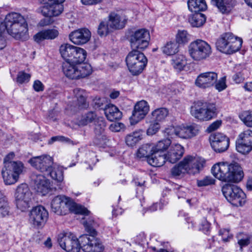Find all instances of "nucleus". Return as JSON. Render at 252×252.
<instances>
[{"mask_svg":"<svg viewBox=\"0 0 252 252\" xmlns=\"http://www.w3.org/2000/svg\"><path fill=\"white\" fill-rule=\"evenodd\" d=\"M141 134L138 132H133L126 135L125 138L127 145L132 147L141 140Z\"/></svg>","mask_w":252,"mask_h":252,"instance_id":"obj_46","label":"nucleus"},{"mask_svg":"<svg viewBox=\"0 0 252 252\" xmlns=\"http://www.w3.org/2000/svg\"><path fill=\"white\" fill-rule=\"evenodd\" d=\"M189 52L193 60L200 61L210 56L212 49L211 46L205 41L197 39L190 43Z\"/></svg>","mask_w":252,"mask_h":252,"instance_id":"obj_8","label":"nucleus"},{"mask_svg":"<svg viewBox=\"0 0 252 252\" xmlns=\"http://www.w3.org/2000/svg\"><path fill=\"white\" fill-rule=\"evenodd\" d=\"M59 32L55 29H45L37 32L33 36L35 41L40 43L44 40H52L59 35Z\"/></svg>","mask_w":252,"mask_h":252,"instance_id":"obj_27","label":"nucleus"},{"mask_svg":"<svg viewBox=\"0 0 252 252\" xmlns=\"http://www.w3.org/2000/svg\"><path fill=\"white\" fill-rule=\"evenodd\" d=\"M215 85L216 89L219 92L224 90L226 88L225 76L220 78L218 82L216 81Z\"/></svg>","mask_w":252,"mask_h":252,"instance_id":"obj_56","label":"nucleus"},{"mask_svg":"<svg viewBox=\"0 0 252 252\" xmlns=\"http://www.w3.org/2000/svg\"><path fill=\"white\" fill-rule=\"evenodd\" d=\"M211 3L223 14L230 13L235 6L234 2L231 0H211Z\"/></svg>","mask_w":252,"mask_h":252,"instance_id":"obj_28","label":"nucleus"},{"mask_svg":"<svg viewBox=\"0 0 252 252\" xmlns=\"http://www.w3.org/2000/svg\"><path fill=\"white\" fill-rule=\"evenodd\" d=\"M33 89L36 92H40L44 90V85L39 80H35L33 85Z\"/></svg>","mask_w":252,"mask_h":252,"instance_id":"obj_60","label":"nucleus"},{"mask_svg":"<svg viewBox=\"0 0 252 252\" xmlns=\"http://www.w3.org/2000/svg\"><path fill=\"white\" fill-rule=\"evenodd\" d=\"M125 128V126L121 123H114L112 124L109 128L113 132H119L121 129Z\"/></svg>","mask_w":252,"mask_h":252,"instance_id":"obj_58","label":"nucleus"},{"mask_svg":"<svg viewBox=\"0 0 252 252\" xmlns=\"http://www.w3.org/2000/svg\"><path fill=\"white\" fill-rule=\"evenodd\" d=\"M104 113L107 119L112 122L119 120L122 117V113L116 106L112 104L106 105Z\"/></svg>","mask_w":252,"mask_h":252,"instance_id":"obj_31","label":"nucleus"},{"mask_svg":"<svg viewBox=\"0 0 252 252\" xmlns=\"http://www.w3.org/2000/svg\"><path fill=\"white\" fill-rule=\"evenodd\" d=\"M112 28L110 27L108 21H101L97 28V33L100 36H106L111 31Z\"/></svg>","mask_w":252,"mask_h":252,"instance_id":"obj_48","label":"nucleus"},{"mask_svg":"<svg viewBox=\"0 0 252 252\" xmlns=\"http://www.w3.org/2000/svg\"><path fill=\"white\" fill-rule=\"evenodd\" d=\"M238 152L246 155L252 151V130L248 129L240 133L236 141Z\"/></svg>","mask_w":252,"mask_h":252,"instance_id":"obj_12","label":"nucleus"},{"mask_svg":"<svg viewBox=\"0 0 252 252\" xmlns=\"http://www.w3.org/2000/svg\"><path fill=\"white\" fill-rule=\"evenodd\" d=\"M150 40L149 32L145 29L133 32L129 36V41L132 50L143 51L148 47Z\"/></svg>","mask_w":252,"mask_h":252,"instance_id":"obj_10","label":"nucleus"},{"mask_svg":"<svg viewBox=\"0 0 252 252\" xmlns=\"http://www.w3.org/2000/svg\"><path fill=\"white\" fill-rule=\"evenodd\" d=\"M233 81L236 83H240L243 81V79L240 73L235 74L233 76Z\"/></svg>","mask_w":252,"mask_h":252,"instance_id":"obj_64","label":"nucleus"},{"mask_svg":"<svg viewBox=\"0 0 252 252\" xmlns=\"http://www.w3.org/2000/svg\"><path fill=\"white\" fill-rule=\"evenodd\" d=\"M34 188L37 192L40 193L42 195H45L49 191L50 183L44 176L39 174L33 178Z\"/></svg>","mask_w":252,"mask_h":252,"instance_id":"obj_26","label":"nucleus"},{"mask_svg":"<svg viewBox=\"0 0 252 252\" xmlns=\"http://www.w3.org/2000/svg\"><path fill=\"white\" fill-rule=\"evenodd\" d=\"M168 114V110L165 108L155 109L152 113V119L155 122H161L164 120Z\"/></svg>","mask_w":252,"mask_h":252,"instance_id":"obj_41","label":"nucleus"},{"mask_svg":"<svg viewBox=\"0 0 252 252\" xmlns=\"http://www.w3.org/2000/svg\"><path fill=\"white\" fill-rule=\"evenodd\" d=\"M45 4L41 10L42 14L46 17L58 16L63 10L62 3L64 0H40Z\"/></svg>","mask_w":252,"mask_h":252,"instance_id":"obj_14","label":"nucleus"},{"mask_svg":"<svg viewBox=\"0 0 252 252\" xmlns=\"http://www.w3.org/2000/svg\"><path fill=\"white\" fill-rule=\"evenodd\" d=\"M251 243V238L250 237H246V238L239 239L238 240V244L240 247V251H243V248L249 245Z\"/></svg>","mask_w":252,"mask_h":252,"instance_id":"obj_57","label":"nucleus"},{"mask_svg":"<svg viewBox=\"0 0 252 252\" xmlns=\"http://www.w3.org/2000/svg\"><path fill=\"white\" fill-rule=\"evenodd\" d=\"M102 0H81L82 3L86 5H96L101 2Z\"/></svg>","mask_w":252,"mask_h":252,"instance_id":"obj_63","label":"nucleus"},{"mask_svg":"<svg viewBox=\"0 0 252 252\" xmlns=\"http://www.w3.org/2000/svg\"><path fill=\"white\" fill-rule=\"evenodd\" d=\"M62 71L64 75L71 79H77V64L65 61L62 64Z\"/></svg>","mask_w":252,"mask_h":252,"instance_id":"obj_33","label":"nucleus"},{"mask_svg":"<svg viewBox=\"0 0 252 252\" xmlns=\"http://www.w3.org/2000/svg\"><path fill=\"white\" fill-rule=\"evenodd\" d=\"M179 45L175 41H169L162 47V52L167 55H173L178 52Z\"/></svg>","mask_w":252,"mask_h":252,"instance_id":"obj_43","label":"nucleus"},{"mask_svg":"<svg viewBox=\"0 0 252 252\" xmlns=\"http://www.w3.org/2000/svg\"><path fill=\"white\" fill-rule=\"evenodd\" d=\"M126 65L133 75L140 74L146 66L148 60L140 51L131 50L126 58Z\"/></svg>","mask_w":252,"mask_h":252,"instance_id":"obj_7","label":"nucleus"},{"mask_svg":"<svg viewBox=\"0 0 252 252\" xmlns=\"http://www.w3.org/2000/svg\"><path fill=\"white\" fill-rule=\"evenodd\" d=\"M187 64L186 57L183 55H176L173 56L171 60V64L173 67L179 71L183 70Z\"/></svg>","mask_w":252,"mask_h":252,"instance_id":"obj_38","label":"nucleus"},{"mask_svg":"<svg viewBox=\"0 0 252 252\" xmlns=\"http://www.w3.org/2000/svg\"><path fill=\"white\" fill-rule=\"evenodd\" d=\"M211 172L217 179L227 183H239L244 175L242 167L236 162L217 163L213 166Z\"/></svg>","mask_w":252,"mask_h":252,"instance_id":"obj_1","label":"nucleus"},{"mask_svg":"<svg viewBox=\"0 0 252 252\" xmlns=\"http://www.w3.org/2000/svg\"><path fill=\"white\" fill-rule=\"evenodd\" d=\"M188 5L189 9L194 13H200L207 8L205 0H189Z\"/></svg>","mask_w":252,"mask_h":252,"instance_id":"obj_34","label":"nucleus"},{"mask_svg":"<svg viewBox=\"0 0 252 252\" xmlns=\"http://www.w3.org/2000/svg\"><path fill=\"white\" fill-rule=\"evenodd\" d=\"M94 125L95 134L94 143L96 145H100L106 139V136L104 134L106 127L105 121L103 118L98 117Z\"/></svg>","mask_w":252,"mask_h":252,"instance_id":"obj_23","label":"nucleus"},{"mask_svg":"<svg viewBox=\"0 0 252 252\" xmlns=\"http://www.w3.org/2000/svg\"><path fill=\"white\" fill-rule=\"evenodd\" d=\"M211 145L217 153L225 152L229 146V138L222 133L215 132L210 136Z\"/></svg>","mask_w":252,"mask_h":252,"instance_id":"obj_17","label":"nucleus"},{"mask_svg":"<svg viewBox=\"0 0 252 252\" xmlns=\"http://www.w3.org/2000/svg\"><path fill=\"white\" fill-rule=\"evenodd\" d=\"M239 117L246 126L252 127V110L244 111Z\"/></svg>","mask_w":252,"mask_h":252,"instance_id":"obj_49","label":"nucleus"},{"mask_svg":"<svg viewBox=\"0 0 252 252\" xmlns=\"http://www.w3.org/2000/svg\"><path fill=\"white\" fill-rule=\"evenodd\" d=\"M166 160L165 154H161L156 151H153L151 157L147 159L148 163L155 167L162 166L165 163Z\"/></svg>","mask_w":252,"mask_h":252,"instance_id":"obj_32","label":"nucleus"},{"mask_svg":"<svg viewBox=\"0 0 252 252\" xmlns=\"http://www.w3.org/2000/svg\"><path fill=\"white\" fill-rule=\"evenodd\" d=\"M29 162L35 169L46 175L52 167L53 159L51 157L45 155L32 157L29 159Z\"/></svg>","mask_w":252,"mask_h":252,"instance_id":"obj_16","label":"nucleus"},{"mask_svg":"<svg viewBox=\"0 0 252 252\" xmlns=\"http://www.w3.org/2000/svg\"><path fill=\"white\" fill-rule=\"evenodd\" d=\"M215 180L210 176H206L200 180H197V184L198 187H204L214 184Z\"/></svg>","mask_w":252,"mask_h":252,"instance_id":"obj_54","label":"nucleus"},{"mask_svg":"<svg viewBox=\"0 0 252 252\" xmlns=\"http://www.w3.org/2000/svg\"><path fill=\"white\" fill-rule=\"evenodd\" d=\"M154 145L152 144H145L142 145L137 152V156L138 158H147V160L150 157L154 151Z\"/></svg>","mask_w":252,"mask_h":252,"instance_id":"obj_35","label":"nucleus"},{"mask_svg":"<svg viewBox=\"0 0 252 252\" xmlns=\"http://www.w3.org/2000/svg\"><path fill=\"white\" fill-rule=\"evenodd\" d=\"M185 166L189 174L199 173L205 163V160L201 157L197 156H188L183 159Z\"/></svg>","mask_w":252,"mask_h":252,"instance_id":"obj_19","label":"nucleus"},{"mask_svg":"<svg viewBox=\"0 0 252 252\" xmlns=\"http://www.w3.org/2000/svg\"><path fill=\"white\" fill-rule=\"evenodd\" d=\"M23 167H16L15 168H3L1 174L3 181L6 185L15 184L18 180L19 175L22 172Z\"/></svg>","mask_w":252,"mask_h":252,"instance_id":"obj_22","label":"nucleus"},{"mask_svg":"<svg viewBox=\"0 0 252 252\" xmlns=\"http://www.w3.org/2000/svg\"><path fill=\"white\" fill-rule=\"evenodd\" d=\"M185 173H188V170L183 160L175 165L171 170V175L174 177L179 176Z\"/></svg>","mask_w":252,"mask_h":252,"instance_id":"obj_47","label":"nucleus"},{"mask_svg":"<svg viewBox=\"0 0 252 252\" xmlns=\"http://www.w3.org/2000/svg\"><path fill=\"white\" fill-rule=\"evenodd\" d=\"M206 16L201 13H195L189 18V21L193 27L199 28L202 26L206 22Z\"/></svg>","mask_w":252,"mask_h":252,"instance_id":"obj_36","label":"nucleus"},{"mask_svg":"<svg viewBox=\"0 0 252 252\" xmlns=\"http://www.w3.org/2000/svg\"><path fill=\"white\" fill-rule=\"evenodd\" d=\"M91 33L87 28L75 30L70 33L69 38L74 44L81 45L87 43L90 39Z\"/></svg>","mask_w":252,"mask_h":252,"instance_id":"obj_21","label":"nucleus"},{"mask_svg":"<svg viewBox=\"0 0 252 252\" xmlns=\"http://www.w3.org/2000/svg\"><path fill=\"white\" fill-rule=\"evenodd\" d=\"M10 207L7 198L0 202V216L4 217L10 214Z\"/></svg>","mask_w":252,"mask_h":252,"instance_id":"obj_50","label":"nucleus"},{"mask_svg":"<svg viewBox=\"0 0 252 252\" xmlns=\"http://www.w3.org/2000/svg\"><path fill=\"white\" fill-rule=\"evenodd\" d=\"M73 94L76 99V105L79 109H86L89 107V102L87 101V94L84 90L75 88L73 90Z\"/></svg>","mask_w":252,"mask_h":252,"instance_id":"obj_30","label":"nucleus"},{"mask_svg":"<svg viewBox=\"0 0 252 252\" xmlns=\"http://www.w3.org/2000/svg\"><path fill=\"white\" fill-rule=\"evenodd\" d=\"M31 195V192L27 184H22L19 186L15 194L17 208L22 211H24L28 208Z\"/></svg>","mask_w":252,"mask_h":252,"instance_id":"obj_15","label":"nucleus"},{"mask_svg":"<svg viewBox=\"0 0 252 252\" xmlns=\"http://www.w3.org/2000/svg\"><path fill=\"white\" fill-rule=\"evenodd\" d=\"M171 144V141L168 138L160 140L156 145H154V151L163 154V152L168 148Z\"/></svg>","mask_w":252,"mask_h":252,"instance_id":"obj_45","label":"nucleus"},{"mask_svg":"<svg viewBox=\"0 0 252 252\" xmlns=\"http://www.w3.org/2000/svg\"><path fill=\"white\" fill-rule=\"evenodd\" d=\"M57 141L69 142L70 141V139L63 136H56L51 137V138L49 140L48 143L49 144H51Z\"/></svg>","mask_w":252,"mask_h":252,"instance_id":"obj_59","label":"nucleus"},{"mask_svg":"<svg viewBox=\"0 0 252 252\" xmlns=\"http://www.w3.org/2000/svg\"><path fill=\"white\" fill-rule=\"evenodd\" d=\"M188 138H191L197 135L200 131L199 126L195 124L189 126H186Z\"/></svg>","mask_w":252,"mask_h":252,"instance_id":"obj_51","label":"nucleus"},{"mask_svg":"<svg viewBox=\"0 0 252 252\" xmlns=\"http://www.w3.org/2000/svg\"><path fill=\"white\" fill-rule=\"evenodd\" d=\"M188 33L186 31H179L176 36V42L178 44H185L188 42Z\"/></svg>","mask_w":252,"mask_h":252,"instance_id":"obj_52","label":"nucleus"},{"mask_svg":"<svg viewBox=\"0 0 252 252\" xmlns=\"http://www.w3.org/2000/svg\"><path fill=\"white\" fill-rule=\"evenodd\" d=\"M242 43V38L234 36L231 32H227L222 34L218 39L216 46L217 50L220 52L232 54L241 49Z\"/></svg>","mask_w":252,"mask_h":252,"instance_id":"obj_4","label":"nucleus"},{"mask_svg":"<svg viewBox=\"0 0 252 252\" xmlns=\"http://www.w3.org/2000/svg\"><path fill=\"white\" fill-rule=\"evenodd\" d=\"M60 52L65 61L72 64L82 63L87 57L85 50L68 43L62 44L60 46Z\"/></svg>","mask_w":252,"mask_h":252,"instance_id":"obj_6","label":"nucleus"},{"mask_svg":"<svg viewBox=\"0 0 252 252\" xmlns=\"http://www.w3.org/2000/svg\"><path fill=\"white\" fill-rule=\"evenodd\" d=\"M160 128V125L158 122L151 124L147 130L148 135H153L156 134Z\"/></svg>","mask_w":252,"mask_h":252,"instance_id":"obj_55","label":"nucleus"},{"mask_svg":"<svg viewBox=\"0 0 252 252\" xmlns=\"http://www.w3.org/2000/svg\"><path fill=\"white\" fill-rule=\"evenodd\" d=\"M70 204L69 198L63 195H57L51 202V210L58 215H65Z\"/></svg>","mask_w":252,"mask_h":252,"instance_id":"obj_18","label":"nucleus"},{"mask_svg":"<svg viewBox=\"0 0 252 252\" xmlns=\"http://www.w3.org/2000/svg\"><path fill=\"white\" fill-rule=\"evenodd\" d=\"M15 157V154L14 152H10L8 155L6 156V157L4 158V166L3 168H15L16 167H18L21 166V167H23V164L20 161L16 162L12 161V159H13Z\"/></svg>","mask_w":252,"mask_h":252,"instance_id":"obj_42","label":"nucleus"},{"mask_svg":"<svg viewBox=\"0 0 252 252\" xmlns=\"http://www.w3.org/2000/svg\"><path fill=\"white\" fill-rule=\"evenodd\" d=\"M190 114L200 121H207L217 116V109L214 103L197 101L191 106Z\"/></svg>","mask_w":252,"mask_h":252,"instance_id":"obj_5","label":"nucleus"},{"mask_svg":"<svg viewBox=\"0 0 252 252\" xmlns=\"http://www.w3.org/2000/svg\"><path fill=\"white\" fill-rule=\"evenodd\" d=\"M104 100L103 99H102L100 98L94 99V107L95 109H96V108L102 109L103 105H104Z\"/></svg>","mask_w":252,"mask_h":252,"instance_id":"obj_62","label":"nucleus"},{"mask_svg":"<svg viewBox=\"0 0 252 252\" xmlns=\"http://www.w3.org/2000/svg\"><path fill=\"white\" fill-rule=\"evenodd\" d=\"M92 72V69L88 64H77V79L84 78L89 76Z\"/></svg>","mask_w":252,"mask_h":252,"instance_id":"obj_40","label":"nucleus"},{"mask_svg":"<svg viewBox=\"0 0 252 252\" xmlns=\"http://www.w3.org/2000/svg\"><path fill=\"white\" fill-rule=\"evenodd\" d=\"M98 118L94 112L89 111L81 116L78 121V124L79 126H87L89 124L94 123Z\"/></svg>","mask_w":252,"mask_h":252,"instance_id":"obj_39","label":"nucleus"},{"mask_svg":"<svg viewBox=\"0 0 252 252\" xmlns=\"http://www.w3.org/2000/svg\"><path fill=\"white\" fill-rule=\"evenodd\" d=\"M108 22L110 27L113 30H120L124 28L126 24V20L118 14L112 12L108 16Z\"/></svg>","mask_w":252,"mask_h":252,"instance_id":"obj_29","label":"nucleus"},{"mask_svg":"<svg viewBox=\"0 0 252 252\" xmlns=\"http://www.w3.org/2000/svg\"><path fill=\"white\" fill-rule=\"evenodd\" d=\"M165 132L168 135H172L174 133L176 135L183 139H188V135L187 134L186 126H180L176 128L171 127L167 128L165 130Z\"/></svg>","mask_w":252,"mask_h":252,"instance_id":"obj_37","label":"nucleus"},{"mask_svg":"<svg viewBox=\"0 0 252 252\" xmlns=\"http://www.w3.org/2000/svg\"><path fill=\"white\" fill-rule=\"evenodd\" d=\"M149 111V106L147 101L141 100L136 103L132 111V119L135 123L144 119Z\"/></svg>","mask_w":252,"mask_h":252,"instance_id":"obj_24","label":"nucleus"},{"mask_svg":"<svg viewBox=\"0 0 252 252\" xmlns=\"http://www.w3.org/2000/svg\"><path fill=\"white\" fill-rule=\"evenodd\" d=\"M184 153V148L182 146L179 144H173L165 155L166 160L174 163L183 157Z\"/></svg>","mask_w":252,"mask_h":252,"instance_id":"obj_25","label":"nucleus"},{"mask_svg":"<svg viewBox=\"0 0 252 252\" xmlns=\"http://www.w3.org/2000/svg\"><path fill=\"white\" fill-rule=\"evenodd\" d=\"M7 32L16 39L26 40L28 39V24L24 17L17 13H12L6 15L4 23Z\"/></svg>","mask_w":252,"mask_h":252,"instance_id":"obj_2","label":"nucleus"},{"mask_svg":"<svg viewBox=\"0 0 252 252\" xmlns=\"http://www.w3.org/2000/svg\"><path fill=\"white\" fill-rule=\"evenodd\" d=\"M227 200L234 206H241L246 202V194L237 186L226 184L221 189Z\"/></svg>","mask_w":252,"mask_h":252,"instance_id":"obj_9","label":"nucleus"},{"mask_svg":"<svg viewBox=\"0 0 252 252\" xmlns=\"http://www.w3.org/2000/svg\"><path fill=\"white\" fill-rule=\"evenodd\" d=\"M85 227L89 234H84L79 237L80 249L84 252H102L104 248L99 240L95 237L97 235L95 229L88 222L85 223Z\"/></svg>","mask_w":252,"mask_h":252,"instance_id":"obj_3","label":"nucleus"},{"mask_svg":"<svg viewBox=\"0 0 252 252\" xmlns=\"http://www.w3.org/2000/svg\"><path fill=\"white\" fill-rule=\"evenodd\" d=\"M31 77V76L30 74L27 73L24 71H20L17 74L16 81L17 83L21 84L27 83L29 81Z\"/></svg>","mask_w":252,"mask_h":252,"instance_id":"obj_53","label":"nucleus"},{"mask_svg":"<svg viewBox=\"0 0 252 252\" xmlns=\"http://www.w3.org/2000/svg\"><path fill=\"white\" fill-rule=\"evenodd\" d=\"M218 79V74L215 72H206L200 74L195 80V84L201 88L213 86Z\"/></svg>","mask_w":252,"mask_h":252,"instance_id":"obj_20","label":"nucleus"},{"mask_svg":"<svg viewBox=\"0 0 252 252\" xmlns=\"http://www.w3.org/2000/svg\"><path fill=\"white\" fill-rule=\"evenodd\" d=\"M58 242L61 247L67 252H79L80 251L79 238L72 234L61 233L58 235Z\"/></svg>","mask_w":252,"mask_h":252,"instance_id":"obj_13","label":"nucleus"},{"mask_svg":"<svg viewBox=\"0 0 252 252\" xmlns=\"http://www.w3.org/2000/svg\"><path fill=\"white\" fill-rule=\"evenodd\" d=\"M221 124V121H217L211 124L207 128V130L211 132L218 128Z\"/></svg>","mask_w":252,"mask_h":252,"instance_id":"obj_61","label":"nucleus"},{"mask_svg":"<svg viewBox=\"0 0 252 252\" xmlns=\"http://www.w3.org/2000/svg\"><path fill=\"white\" fill-rule=\"evenodd\" d=\"M46 175H49L53 180L58 182H62L63 180V172L60 168H54L52 167L50 171L47 172Z\"/></svg>","mask_w":252,"mask_h":252,"instance_id":"obj_44","label":"nucleus"},{"mask_svg":"<svg viewBox=\"0 0 252 252\" xmlns=\"http://www.w3.org/2000/svg\"><path fill=\"white\" fill-rule=\"evenodd\" d=\"M48 217V212L45 208L42 205H38L31 210L29 220L33 228L40 229L44 226Z\"/></svg>","mask_w":252,"mask_h":252,"instance_id":"obj_11","label":"nucleus"}]
</instances>
